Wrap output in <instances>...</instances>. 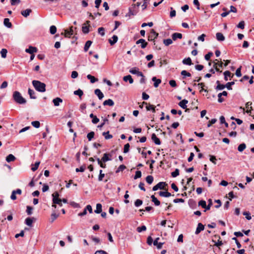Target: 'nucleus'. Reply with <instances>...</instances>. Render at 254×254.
Wrapping results in <instances>:
<instances>
[{"mask_svg": "<svg viewBox=\"0 0 254 254\" xmlns=\"http://www.w3.org/2000/svg\"><path fill=\"white\" fill-rule=\"evenodd\" d=\"M141 177V172L140 171H137L135 172V176L134 177V179H137L138 178H139Z\"/></svg>", "mask_w": 254, "mask_h": 254, "instance_id": "nucleus-64", "label": "nucleus"}, {"mask_svg": "<svg viewBox=\"0 0 254 254\" xmlns=\"http://www.w3.org/2000/svg\"><path fill=\"white\" fill-rule=\"evenodd\" d=\"M151 139L156 145H160L161 144L160 139L157 137L155 133L152 134Z\"/></svg>", "mask_w": 254, "mask_h": 254, "instance_id": "nucleus-12", "label": "nucleus"}, {"mask_svg": "<svg viewBox=\"0 0 254 254\" xmlns=\"http://www.w3.org/2000/svg\"><path fill=\"white\" fill-rule=\"evenodd\" d=\"M159 240V238H156L155 240L153 242V245L154 246H157V247L158 249H160L162 248L163 243L158 242V241Z\"/></svg>", "mask_w": 254, "mask_h": 254, "instance_id": "nucleus-19", "label": "nucleus"}, {"mask_svg": "<svg viewBox=\"0 0 254 254\" xmlns=\"http://www.w3.org/2000/svg\"><path fill=\"white\" fill-rule=\"evenodd\" d=\"M13 98L15 102L19 104H24L26 102V100L22 96L20 93L17 91L13 92Z\"/></svg>", "mask_w": 254, "mask_h": 254, "instance_id": "nucleus-2", "label": "nucleus"}, {"mask_svg": "<svg viewBox=\"0 0 254 254\" xmlns=\"http://www.w3.org/2000/svg\"><path fill=\"white\" fill-rule=\"evenodd\" d=\"M98 33L101 36H103L105 35V29L103 27H99L98 29Z\"/></svg>", "mask_w": 254, "mask_h": 254, "instance_id": "nucleus-53", "label": "nucleus"}, {"mask_svg": "<svg viewBox=\"0 0 254 254\" xmlns=\"http://www.w3.org/2000/svg\"><path fill=\"white\" fill-rule=\"evenodd\" d=\"M97 161L98 162V164L100 165V166L103 168H106V164L102 163V159L100 160L99 158H97Z\"/></svg>", "mask_w": 254, "mask_h": 254, "instance_id": "nucleus-56", "label": "nucleus"}, {"mask_svg": "<svg viewBox=\"0 0 254 254\" xmlns=\"http://www.w3.org/2000/svg\"><path fill=\"white\" fill-rule=\"evenodd\" d=\"M32 223H33V218L28 217L25 219V224L27 225H28L29 226H31Z\"/></svg>", "mask_w": 254, "mask_h": 254, "instance_id": "nucleus-43", "label": "nucleus"}, {"mask_svg": "<svg viewBox=\"0 0 254 254\" xmlns=\"http://www.w3.org/2000/svg\"><path fill=\"white\" fill-rule=\"evenodd\" d=\"M94 134L95 133L93 131H91L87 134V137L89 141L91 140V139L94 137Z\"/></svg>", "mask_w": 254, "mask_h": 254, "instance_id": "nucleus-51", "label": "nucleus"}, {"mask_svg": "<svg viewBox=\"0 0 254 254\" xmlns=\"http://www.w3.org/2000/svg\"><path fill=\"white\" fill-rule=\"evenodd\" d=\"M16 159V158L12 154H9L6 158V161L7 162L14 161Z\"/></svg>", "mask_w": 254, "mask_h": 254, "instance_id": "nucleus-34", "label": "nucleus"}, {"mask_svg": "<svg viewBox=\"0 0 254 254\" xmlns=\"http://www.w3.org/2000/svg\"><path fill=\"white\" fill-rule=\"evenodd\" d=\"M159 194L161 196L168 197L171 196V193L168 191H160Z\"/></svg>", "mask_w": 254, "mask_h": 254, "instance_id": "nucleus-33", "label": "nucleus"}, {"mask_svg": "<svg viewBox=\"0 0 254 254\" xmlns=\"http://www.w3.org/2000/svg\"><path fill=\"white\" fill-rule=\"evenodd\" d=\"M216 36L217 40L219 41H223L225 40V37L221 33H217L216 34Z\"/></svg>", "mask_w": 254, "mask_h": 254, "instance_id": "nucleus-25", "label": "nucleus"}, {"mask_svg": "<svg viewBox=\"0 0 254 254\" xmlns=\"http://www.w3.org/2000/svg\"><path fill=\"white\" fill-rule=\"evenodd\" d=\"M224 79L225 80H228V77L232 78L234 76V74L231 73L230 71L227 70L224 72Z\"/></svg>", "mask_w": 254, "mask_h": 254, "instance_id": "nucleus-18", "label": "nucleus"}, {"mask_svg": "<svg viewBox=\"0 0 254 254\" xmlns=\"http://www.w3.org/2000/svg\"><path fill=\"white\" fill-rule=\"evenodd\" d=\"M146 109L147 111L151 110L153 113H155V107L152 105L148 104V105L146 106Z\"/></svg>", "mask_w": 254, "mask_h": 254, "instance_id": "nucleus-38", "label": "nucleus"}, {"mask_svg": "<svg viewBox=\"0 0 254 254\" xmlns=\"http://www.w3.org/2000/svg\"><path fill=\"white\" fill-rule=\"evenodd\" d=\"M37 51V49L36 47L30 46L29 48L25 50V52L30 54H33L34 53H36Z\"/></svg>", "mask_w": 254, "mask_h": 254, "instance_id": "nucleus-14", "label": "nucleus"}, {"mask_svg": "<svg viewBox=\"0 0 254 254\" xmlns=\"http://www.w3.org/2000/svg\"><path fill=\"white\" fill-rule=\"evenodd\" d=\"M246 145L245 143H243L240 144L239 145V146L238 147V150L240 152H242L246 149Z\"/></svg>", "mask_w": 254, "mask_h": 254, "instance_id": "nucleus-42", "label": "nucleus"}, {"mask_svg": "<svg viewBox=\"0 0 254 254\" xmlns=\"http://www.w3.org/2000/svg\"><path fill=\"white\" fill-rule=\"evenodd\" d=\"M102 212V205L100 203L96 204V208L95 210L96 213H100Z\"/></svg>", "mask_w": 254, "mask_h": 254, "instance_id": "nucleus-41", "label": "nucleus"}, {"mask_svg": "<svg viewBox=\"0 0 254 254\" xmlns=\"http://www.w3.org/2000/svg\"><path fill=\"white\" fill-rule=\"evenodd\" d=\"M183 63L187 65H191L192 64L191 60L190 58H186L183 60Z\"/></svg>", "mask_w": 254, "mask_h": 254, "instance_id": "nucleus-40", "label": "nucleus"}, {"mask_svg": "<svg viewBox=\"0 0 254 254\" xmlns=\"http://www.w3.org/2000/svg\"><path fill=\"white\" fill-rule=\"evenodd\" d=\"M22 193V190L19 189H18L16 190H14L12 191V193H11V196H10V198L13 200H14L16 199V194H19L20 195Z\"/></svg>", "mask_w": 254, "mask_h": 254, "instance_id": "nucleus-7", "label": "nucleus"}, {"mask_svg": "<svg viewBox=\"0 0 254 254\" xmlns=\"http://www.w3.org/2000/svg\"><path fill=\"white\" fill-rule=\"evenodd\" d=\"M252 104V103L251 102H248L246 104V108H247L246 113H250L251 112V111L253 110L252 107L251 106Z\"/></svg>", "mask_w": 254, "mask_h": 254, "instance_id": "nucleus-29", "label": "nucleus"}, {"mask_svg": "<svg viewBox=\"0 0 254 254\" xmlns=\"http://www.w3.org/2000/svg\"><path fill=\"white\" fill-rule=\"evenodd\" d=\"M136 44H141V48L142 49H144L147 46L148 43L145 41V40L143 39H140L136 42Z\"/></svg>", "mask_w": 254, "mask_h": 254, "instance_id": "nucleus-10", "label": "nucleus"}, {"mask_svg": "<svg viewBox=\"0 0 254 254\" xmlns=\"http://www.w3.org/2000/svg\"><path fill=\"white\" fill-rule=\"evenodd\" d=\"M32 84L35 89L40 92H44L46 91V84L44 83L34 80L32 81Z\"/></svg>", "mask_w": 254, "mask_h": 254, "instance_id": "nucleus-1", "label": "nucleus"}, {"mask_svg": "<svg viewBox=\"0 0 254 254\" xmlns=\"http://www.w3.org/2000/svg\"><path fill=\"white\" fill-rule=\"evenodd\" d=\"M112 155L109 153H104L103 157L102 158V161L103 162H106L108 161H110L111 159L109 157H111Z\"/></svg>", "mask_w": 254, "mask_h": 254, "instance_id": "nucleus-15", "label": "nucleus"}, {"mask_svg": "<svg viewBox=\"0 0 254 254\" xmlns=\"http://www.w3.org/2000/svg\"><path fill=\"white\" fill-rule=\"evenodd\" d=\"M198 205L199 206H201L202 208L206 209V203L205 201L203 200L199 201L198 202Z\"/></svg>", "mask_w": 254, "mask_h": 254, "instance_id": "nucleus-59", "label": "nucleus"}, {"mask_svg": "<svg viewBox=\"0 0 254 254\" xmlns=\"http://www.w3.org/2000/svg\"><path fill=\"white\" fill-rule=\"evenodd\" d=\"M7 53V50L5 49H2L0 51L1 56L3 58H5L6 57V54Z\"/></svg>", "mask_w": 254, "mask_h": 254, "instance_id": "nucleus-52", "label": "nucleus"}, {"mask_svg": "<svg viewBox=\"0 0 254 254\" xmlns=\"http://www.w3.org/2000/svg\"><path fill=\"white\" fill-rule=\"evenodd\" d=\"M114 105V101L110 99H109L108 100H106L104 101L103 102V105L104 106H113Z\"/></svg>", "mask_w": 254, "mask_h": 254, "instance_id": "nucleus-23", "label": "nucleus"}, {"mask_svg": "<svg viewBox=\"0 0 254 254\" xmlns=\"http://www.w3.org/2000/svg\"><path fill=\"white\" fill-rule=\"evenodd\" d=\"M103 171L102 170H100L99 171V175L98 177V181H102L103 180V178L105 177V174H103Z\"/></svg>", "mask_w": 254, "mask_h": 254, "instance_id": "nucleus-55", "label": "nucleus"}, {"mask_svg": "<svg viewBox=\"0 0 254 254\" xmlns=\"http://www.w3.org/2000/svg\"><path fill=\"white\" fill-rule=\"evenodd\" d=\"M74 94L78 95L80 98H81L83 94V92L81 89H78V90L74 91Z\"/></svg>", "mask_w": 254, "mask_h": 254, "instance_id": "nucleus-44", "label": "nucleus"}, {"mask_svg": "<svg viewBox=\"0 0 254 254\" xmlns=\"http://www.w3.org/2000/svg\"><path fill=\"white\" fill-rule=\"evenodd\" d=\"M53 102L55 106H58L60 103L63 102V100L59 97H57L53 99Z\"/></svg>", "mask_w": 254, "mask_h": 254, "instance_id": "nucleus-21", "label": "nucleus"}, {"mask_svg": "<svg viewBox=\"0 0 254 254\" xmlns=\"http://www.w3.org/2000/svg\"><path fill=\"white\" fill-rule=\"evenodd\" d=\"M118 37L116 35H113L112 39H109V42L111 45H114L118 41Z\"/></svg>", "mask_w": 254, "mask_h": 254, "instance_id": "nucleus-20", "label": "nucleus"}, {"mask_svg": "<svg viewBox=\"0 0 254 254\" xmlns=\"http://www.w3.org/2000/svg\"><path fill=\"white\" fill-rule=\"evenodd\" d=\"M59 193L56 191L52 194L53 196V203L54 204H58L60 206H62V199L59 198Z\"/></svg>", "mask_w": 254, "mask_h": 254, "instance_id": "nucleus-3", "label": "nucleus"}, {"mask_svg": "<svg viewBox=\"0 0 254 254\" xmlns=\"http://www.w3.org/2000/svg\"><path fill=\"white\" fill-rule=\"evenodd\" d=\"M163 43L166 46H167L173 43V41L171 39H167L164 40Z\"/></svg>", "mask_w": 254, "mask_h": 254, "instance_id": "nucleus-50", "label": "nucleus"}, {"mask_svg": "<svg viewBox=\"0 0 254 254\" xmlns=\"http://www.w3.org/2000/svg\"><path fill=\"white\" fill-rule=\"evenodd\" d=\"M39 164H40V162H35L34 166L31 168V170L33 171H35L36 170H37L38 168Z\"/></svg>", "mask_w": 254, "mask_h": 254, "instance_id": "nucleus-60", "label": "nucleus"}, {"mask_svg": "<svg viewBox=\"0 0 254 254\" xmlns=\"http://www.w3.org/2000/svg\"><path fill=\"white\" fill-rule=\"evenodd\" d=\"M158 36V33L156 32L154 29H151L150 34L148 36V40L149 41H153Z\"/></svg>", "mask_w": 254, "mask_h": 254, "instance_id": "nucleus-4", "label": "nucleus"}, {"mask_svg": "<svg viewBox=\"0 0 254 254\" xmlns=\"http://www.w3.org/2000/svg\"><path fill=\"white\" fill-rule=\"evenodd\" d=\"M235 84V82L234 81L228 82L226 84L225 86L228 90H232V88L231 87V86L234 85Z\"/></svg>", "mask_w": 254, "mask_h": 254, "instance_id": "nucleus-54", "label": "nucleus"}, {"mask_svg": "<svg viewBox=\"0 0 254 254\" xmlns=\"http://www.w3.org/2000/svg\"><path fill=\"white\" fill-rule=\"evenodd\" d=\"M129 147L130 145L129 143H127L126 144H125L124 148V153H127L129 151Z\"/></svg>", "mask_w": 254, "mask_h": 254, "instance_id": "nucleus-62", "label": "nucleus"}, {"mask_svg": "<svg viewBox=\"0 0 254 254\" xmlns=\"http://www.w3.org/2000/svg\"><path fill=\"white\" fill-rule=\"evenodd\" d=\"M152 81H154V86L155 87H157L159 84L161 82L160 79H157L156 77H153L152 79Z\"/></svg>", "mask_w": 254, "mask_h": 254, "instance_id": "nucleus-32", "label": "nucleus"}, {"mask_svg": "<svg viewBox=\"0 0 254 254\" xmlns=\"http://www.w3.org/2000/svg\"><path fill=\"white\" fill-rule=\"evenodd\" d=\"M50 33L51 34H55L57 32V28L55 26L52 25L50 27Z\"/></svg>", "mask_w": 254, "mask_h": 254, "instance_id": "nucleus-49", "label": "nucleus"}, {"mask_svg": "<svg viewBox=\"0 0 254 254\" xmlns=\"http://www.w3.org/2000/svg\"><path fill=\"white\" fill-rule=\"evenodd\" d=\"M62 34H64L65 37L69 38L73 34V27L71 26L69 30H65L64 33H62Z\"/></svg>", "mask_w": 254, "mask_h": 254, "instance_id": "nucleus-9", "label": "nucleus"}, {"mask_svg": "<svg viewBox=\"0 0 254 254\" xmlns=\"http://www.w3.org/2000/svg\"><path fill=\"white\" fill-rule=\"evenodd\" d=\"M92 41H87L86 43H85V44L84 45V50L85 52H87L89 47L91 46V44H92Z\"/></svg>", "mask_w": 254, "mask_h": 254, "instance_id": "nucleus-36", "label": "nucleus"}, {"mask_svg": "<svg viewBox=\"0 0 254 254\" xmlns=\"http://www.w3.org/2000/svg\"><path fill=\"white\" fill-rule=\"evenodd\" d=\"M136 230L138 232L140 233L142 231H145L146 230V227L145 226L143 225L141 227H137Z\"/></svg>", "mask_w": 254, "mask_h": 254, "instance_id": "nucleus-61", "label": "nucleus"}, {"mask_svg": "<svg viewBox=\"0 0 254 254\" xmlns=\"http://www.w3.org/2000/svg\"><path fill=\"white\" fill-rule=\"evenodd\" d=\"M243 214L245 216L246 219L247 220H251L252 219V217L251 216V213L249 211H244Z\"/></svg>", "mask_w": 254, "mask_h": 254, "instance_id": "nucleus-47", "label": "nucleus"}, {"mask_svg": "<svg viewBox=\"0 0 254 254\" xmlns=\"http://www.w3.org/2000/svg\"><path fill=\"white\" fill-rule=\"evenodd\" d=\"M3 24L6 27L8 28H11L12 27V24L8 18H5L4 19Z\"/></svg>", "mask_w": 254, "mask_h": 254, "instance_id": "nucleus-28", "label": "nucleus"}, {"mask_svg": "<svg viewBox=\"0 0 254 254\" xmlns=\"http://www.w3.org/2000/svg\"><path fill=\"white\" fill-rule=\"evenodd\" d=\"M216 83H217V85L215 89L217 90H222L226 87L225 85L220 84L219 81H218V80H217L216 81Z\"/></svg>", "mask_w": 254, "mask_h": 254, "instance_id": "nucleus-35", "label": "nucleus"}, {"mask_svg": "<svg viewBox=\"0 0 254 254\" xmlns=\"http://www.w3.org/2000/svg\"><path fill=\"white\" fill-rule=\"evenodd\" d=\"M188 103V100H187L186 99H184V100H183L182 101H181V102H179V105L181 108H182L183 109H187V105H186V104Z\"/></svg>", "mask_w": 254, "mask_h": 254, "instance_id": "nucleus-22", "label": "nucleus"}, {"mask_svg": "<svg viewBox=\"0 0 254 254\" xmlns=\"http://www.w3.org/2000/svg\"><path fill=\"white\" fill-rule=\"evenodd\" d=\"M179 175V170L178 169H176L175 170L171 173L172 176L174 178L177 177Z\"/></svg>", "mask_w": 254, "mask_h": 254, "instance_id": "nucleus-58", "label": "nucleus"}, {"mask_svg": "<svg viewBox=\"0 0 254 254\" xmlns=\"http://www.w3.org/2000/svg\"><path fill=\"white\" fill-rule=\"evenodd\" d=\"M137 11L136 10H132L131 8H129L128 13L126 16H130L131 15H134L137 13Z\"/></svg>", "mask_w": 254, "mask_h": 254, "instance_id": "nucleus-46", "label": "nucleus"}, {"mask_svg": "<svg viewBox=\"0 0 254 254\" xmlns=\"http://www.w3.org/2000/svg\"><path fill=\"white\" fill-rule=\"evenodd\" d=\"M89 116L92 119V123L93 124H96L99 122V119L96 116L94 115L93 114H91Z\"/></svg>", "mask_w": 254, "mask_h": 254, "instance_id": "nucleus-27", "label": "nucleus"}, {"mask_svg": "<svg viewBox=\"0 0 254 254\" xmlns=\"http://www.w3.org/2000/svg\"><path fill=\"white\" fill-rule=\"evenodd\" d=\"M123 80L125 82H127V81H129V83L130 84H132L133 82V80L132 78L131 77V76L130 75H128L127 76H125L123 77Z\"/></svg>", "mask_w": 254, "mask_h": 254, "instance_id": "nucleus-26", "label": "nucleus"}, {"mask_svg": "<svg viewBox=\"0 0 254 254\" xmlns=\"http://www.w3.org/2000/svg\"><path fill=\"white\" fill-rule=\"evenodd\" d=\"M204 229V225L201 223H199L197 225V227L196 228V231L195 232V234L197 235L201 231L203 230Z\"/></svg>", "mask_w": 254, "mask_h": 254, "instance_id": "nucleus-13", "label": "nucleus"}, {"mask_svg": "<svg viewBox=\"0 0 254 254\" xmlns=\"http://www.w3.org/2000/svg\"><path fill=\"white\" fill-rule=\"evenodd\" d=\"M31 124H32V125L34 127H36V128H38V127H40V122H39V121H37L32 122L31 123Z\"/></svg>", "mask_w": 254, "mask_h": 254, "instance_id": "nucleus-57", "label": "nucleus"}, {"mask_svg": "<svg viewBox=\"0 0 254 254\" xmlns=\"http://www.w3.org/2000/svg\"><path fill=\"white\" fill-rule=\"evenodd\" d=\"M152 201L154 202L156 206H159L160 204V202L157 199V198L154 195H152L151 196Z\"/></svg>", "mask_w": 254, "mask_h": 254, "instance_id": "nucleus-31", "label": "nucleus"}, {"mask_svg": "<svg viewBox=\"0 0 254 254\" xmlns=\"http://www.w3.org/2000/svg\"><path fill=\"white\" fill-rule=\"evenodd\" d=\"M95 94L98 96L100 100H101L104 97V95L101 90L99 89H96L94 91Z\"/></svg>", "mask_w": 254, "mask_h": 254, "instance_id": "nucleus-17", "label": "nucleus"}, {"mask_svg": "<svg viewBox=\"0 0 254 254\" xmlns=\"http://www.w3.org/2000/svg\"><path fill=\"white\" fill-rule=\"evenodd\" d=\"M223 64V63L221 61H220L219 60L216 59L214 61L213 67L216 71L221 72L222 71L220 70L219 68H218V66L221 67Z\"/></svg>", "mask_w": 254, "mask_h": 254, "instance_id": "nucleus-6", "label": "nucleus"}, {"mask_svg": "<svg viewBox=\"0 0 254 254\" xmlns=\"http://www.w3.org/2000/svg\"><path fill=\"white\" fill-rule=\"evenodd\" d=\"M82 31L83 33H88L89 32V26L86 25H83L82 27Z\"/></svg>", "mask_w": 254, "mask_h": 254, "instance_id": "nucleus-48", "label": "nucleus"}, {"mask_svg": "<svg viewBox=\"0 0 254 254\" xmlns=\"http://www.w3.org/2000/svg\"><path fill=\"white\" fill-rule=\"evenodd\" d=\"M167 184L165 182H159L156 185L154 186L152 188V190L153 191H156L158 189L160 190H164L165 189V187L167 186Z\"/></svg>", "mask_w": 254, "mask_h": 254, "instance_id": "nucleus-5", "label": "nucleus"}, {"mask_svg": "<svg viewBox=\"0 0 254 254\" xmlns=\"http://www.w3.org/2000/svg\"><path fill=\"white\" fill-rule=\"evenodd\" d=\"M32 12V10L31 9L28 8L24 10H22L21 11V14L22 16H23L25 17H27L29 15L30 13Z\"/></svg>", "mask_w": 254, "mask_h": 254, "instance_id": "nucleus-16", "label": "nucleus"}, {"mask_svg": "<svg viewBox=\"0 0 254 254\" xmlns=\"http://www.w3.org/2000/svg\"><path fill=\"white\" fill-rule=\"evenodd\" d=\"M146 181L149 184H152L153 181V177L150 175L147 176L146 178Z\"/></svg>", "mask_w": 254, "mask_h": 254, "instance_id": "nucleus-45", "label": "nucleus"}, {"mask_svg": "<svg viewBox=\"0 0 254 254\" xmlns=\"http://www.w3.org/2000/svg\"><path fill=\"white\" fill-rule=\"evenodd\" d=\"M129 72L131 74H136L138 76H143V73L139 71L137 67H133L129 70Z\"/></svg>", "mask_w": 254, "mask_h": 254, "instance_id": "nucleus-8", "label": "nucleus"}, {"mask_svg": "<svg viewBox=\"0 0 254 254\" xmlns=\"http://www.w3.org/2000/svg\"><path fill=\"white\" fill-rule=\"evenodd\" d=\"M172 37L173 40L175 41L177 39H181L182 38V34L179 33H174L172 34Z\"/></svg>", "mask_w": 254, "mask_h": 254, "instance_id": "nucleus-24", "label": "nucleus"}, {"mask_svg": "<svg viewBox=\"0 0 254 254\" xmlns=\"http://www.w3.org/2000/svg\"><path fill=\"white\" fill-rule=\"evenodd\" d=\"M227 94H228V93L226 91H223L222 93H219L218 94V102L222 103V102H223L224 101V99L221 97L222 96H226L227 95Z\"/></svg>", "mask_w": 254, "mask_h": 254, "instance_id": "nucleus-11", "label": "nucleus"}, {"mask_svg": "<svg viewBox=\"0 0 254 254\" xmlns=\"http://www.w3.org/2000/svg\"><path fill=\"white\" fill-rule=\"evenodd\" d=\"M28 92V94L30 96V98H31V99H36V96H35V92L33 90H32L30 88H29Z\"/></svg>", "mask_w": 254, "mask_h": 254, "instance_id": "nucleus-30", "label": "nucleus"}, {"mask_svg": "<svg viewBox=\"0 0 254 254\" xmlns=\"http://www.w3.org/2000/svg\"><path fill=\"white\" fill-rule=\"evenodd\" d=\"M87 78L90 80V82L92 83H95V82L97 81H98V79L97 78H96L94 76L90 75V74H88L87 75Z\"/></svg>", "mask_w": 254, "mask_h": 254, "instance_id": "nucleus-37", "label": "nucleus"}, {"mask_svg": "<svg viewBox=\"0 0 254 254\" xmlns=\"http://www.w3.org/2000/svg\"><path fill=\"white\" fill-rule=\"evenodd\" d=\"M102 135L105 137L106 139H109L113 137V135L109 134V131L103 132Z\"/></svg>", "mask_w": 254, "mask_h": 254, "instance_id": "nucleus-39", "label": "nucleus"}, {"mask_svg": "<svg viewBox=\"0 0 254 254\" xmlns=\"http://www.w3.org/2000/svg\"><path fill=\"white\" fill-rule=\"evenodd\" d=\"M142 201L139 199H137L135 200L134 202V205L136 207H138L142 205Z\"/></svg>", "mask_w": 254, "mask_h": 254, "instance_id": "nucleus-63", "label": "nucleus"}]
</instances>
